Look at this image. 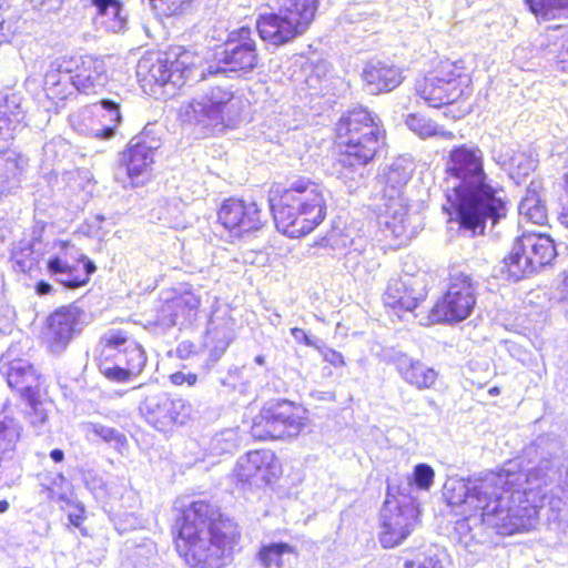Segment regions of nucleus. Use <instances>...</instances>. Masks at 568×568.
Here are the masks:
<instances>
[{"label": "nucleus", "mask_w": 568, "mask_h": 568, "mask_svg": "<svg viewBox=\"0 0 568 568\" xmlns=\"http://www.w3.org/2000/svg\"><path fill=\"white\" fill-rule=\"evenodd\" d=\"M557 474V467L544 459L527 473L508 464L498 471L446 484L448 505L464 517L457 530L470 529L473 524L510 536L530 530L539 517L561 521L566 503L555 493Z\"/></svg>", "instance_id": "1"}, {"label": "nucleus", "mask_w": 568, "mask_h": 568, "mask_svg": "<svg viewBox=\"0 0 568 568\" xmlns=\"http://www.w3.org/2000/svg\"><path fill=\"white\" fill-rule=\"evenodd\" d=\"M445 171L444 205L447 226L464 237L484 234L486 221L495 225L506 216V204L487 182L484 153L476 145L463 144L450 150Z\"/></svg>", "instance_id": "2"}, {"label": "nucleus", "mask_w": 568, "mask_h": 568, "mask_svg": "<svg viewBox=\"0 0 568 568\" xmlns=\"http://www.w3.org/2000/svg\"><path fill=\"white\" fill-rule=\"evenodd\" d=\"M240 532L233 520L204 501H193L182 515L176 550L193 568H223Z\"/></svg>", "instance_id": "3"}, {"label": "nucleus", "mask_w": 568, "mask_h": 568, "mask_svg": "<svg viewBox=\"0 0 568 568\" xmlns=\"http://www.w3.org/2000/svg\"><path fill=\"white\" fill-rule=\"evenodd\" d=\"M339 145L345 146L337 163V176L355 192L367 179L366 165L371 162L384 141V131L376 118L365 108H354L344 114L336 124Z\"/></svg>", "instance_id": "4"}, {"label": "nucleus", "mask_w": 568, "mask_h": 568, "mask_svg": "<svg viewBox=\"0 0 568 568\" xmlns=\"http://www.w3.org/2000/svg\"><path fill=\"white\" fill-rule=\"evenodd\" d=\"M325 189L306 178H298L287 189L273 185L268 202L276 227L290 237L312 232L326 216Z\"/></svg>", "instance_id": "5"}, {"label": "nucleus", "mask_w": 568, "mask_h": 568, "mask_svg": "<svg viewBox=\"0 0 568 568\" xmlns=\"http://www.w3.org/2000/svg\"><path fill=\"white\" fill-rule=\"evenodd\" d=\"M243 110V101L231 90L215 87L183 102L179 118L183 123L222 131L235 125Z\"/></svg>", "instance_id": "6"}, {"label": "nucleus", "mask_w": 568, "mask_h": 568, "mask_svg": "<svg viewBox=\"0 0 568 568\" xmlns=\"http://www.w3.org/2000/svg\"><path fill=\"white\" fill-rule=\"evenodd\" d=\"M146 355L142 346L121 329H110L101 338L98 366L102 375L123 383L144 368Z\"/></svg>", "instance_id": "7"}, {"label": "nucleus", "mask_w": 568, "mask_h": 568, "mask_svg": "<svg viewBox=\"0 0 568 568\" xmlns=\"http://www.w3.org/2000/svg\"><path fill=\"white\" fill-rule=\"evenodd\" d=\"M317 8L318 0H284L278 12L258 17L256 29L263 41L285 44L306 32Z\"/></svg>", "instance_id": "8"}, {"label": "nucleus", "mask_w": 568, "mask_h": 568, "mask_svg": "<svg viewBox=\"0 0 568 568\" xmlns=\"http://www.w3.org/2000/svg\"><path fill=\"white\" fill-rule=\"evenodd\" d=\"M470 82L463 61L445 60L416 81L415 91L428 106L440 108L469 95Z\"/></svg>", "instance_id": "9"}, {"label": "nucleus", "mask_w": 568, "mask_h": 568, "mask_svg": "<svg viewBox=\"0 0 568 568\" xmlns=\"http://www.w3.org/2000/svg\"><path fill=\"white\" fill-rule=\"evenodd\" d=\"M557 255L552 239L540 233L516 237L509 253L500 262V272L515 282L549 265Z\"/></svg>", "instance_id": "10"}, {"label": "nucleus", "mask_w": 568, "mask_h": 568, "mask_svg": "<svg viewBox=\"0 0 568 568\" xmlns=\"http://www.w3.org/2000/svg\"><path fill=\"white\" fill-rule=\"evenodd\" d=\"M306 410L291 402H277L263 407L253 419L251 434L255 439H284L297 436L306 426Z\"/></svg>", "instance_id": "11"}, {"label": "nucleus", "mask_w": 568, "mask_h": 568, "mask_svg": "<svg viewBox=\"0 0 568 568\" xmlns=\"http://www.w3.org/2000/svg\"><path fill=\"white\" fill-rule=\"evenodd\" d=\"M47 270L64 287L78 288L89 282L97 267L74 244L58 241L47 261Z\"/></svg>", "instance_id": "12"}, {"label": "nucleus", "mask_w": 568, "mask_h": 568, "mask_svg": "<svg viewBox=\"0 0 568 568\" xmlns=\"http://www.w3.org/2000/svg\"><path fill=\"white\" fill-rule=\"evenodd\" d=\"M476 305V285L463 272L452 273L445 294L436 302L432 316L437 322L458 323L473 313Z\"/></svg>", "instance_id": "13"}, {"label": "nucleus", "mask_w": 568, "mask_h": 568, "mask_svg": "<svg viewBox=\"0 0 568 568\" xmlns=\"http://www.w3.org/2000/svg\"><path fill=\"white\" fill-rule=\"evenodd\" d=\"M192 64L191 52L178 48L155 57L141 59L138 63L136 74L142 81L149 83L153 82L160 85L172 83L180 87L187 78Z\"/></svg>", "instance_id": "14"}, {"label": "nucleus", "mask_w": 568, "mask_h": 568, "mask_svg": "<svg viewBox=\"0 0 568 568\" xmlns=\"http://www.w3.org/2000/svg\"><path fill=\"white\" fill-rule=\"evenodd\" d=\"M158 146L149 143L144 136L133 138L120 153L115 181L125 189L144 184L151 174Z\"/></svg>", "instance_id": "15"}, {"label": "nucleus", "mask_w": 568, "mask_h": 568, "mask_svg": "<svg viewBox=\"0 0 568 568\" xmlns=\"http://www.w3.org/2000/svg\"><path fill=\"white\" fill-rule=\"evenodd\" d=\"M250 28L242 27L231 33L222 52L216 54V63L209 65V73L250 72L257 64L255 41Z\"/></svg>", "instance_id": "16"}, {"label": "nucleus", "mask_w": 568, "mask_h": 568, "mask_svg": "<svg viewBox=\"0 0 568 568\" xmlns=\"http://www.w3.org/2000/svg\"><path fill=\"white\" fill-rule=\"evenodd\" d=\"M140 412L154 428L164 430L173 424H185L191 405L183 398H172L158 388H148Z\"/></svg>", "instance_id": "17"}, {"label": "nucleus", "mask_w": 568, "mask_h": 568, "mask_svg": "<svg viewBox=\"0 0 568 568\" xmlns=\"http://www.w3.org/2000/svg\"><path fill=\"white\" fill-rule=\"evenodd\" d=\"M280 463L272 450H251L239 457L233 469L236 483L243 489H257L265 487L278 477Z\"/></svg>", "instance_id": "18"}, {"label": "nucleus", "mask_w": 568, "mask_h": 568, "mask_svg": "<svg viewBox=\"0 0 568 568\" xmlns=\"http://www.w3.org/2000/svg\"><path fill=\"white\" fill-rule=\"evenodd\" d=\"M417 518V509L412 501L402 504L387 498L381 510V545L384 548L400 545L415 529Z\"/></svg>", "instance_id": "19"}, {"label": "nucleus", "mask_w": 568, "mask_h": 568, "mask_svg": "<svg viewBox=\"0 0 568 568\" xmlns=\"http://www.w3.org/2000/svg\"><path fill=\"white\" fill-rule=\"evenodd\" d=\"M202 297L201 290L162 293L160 305L156 308L155 324L162 328H170L192 323L197 317Z\"/></svg>", "instance_id": "20"}, {"label": "nucleus", "mask_w": 568, "mask_h": 568, "mask_svg": "<svg viewBox=\"0 0 568 568\" xmlns=\"http://www.w3.org/2000/svg\"><path fill=\"white\" fill-rule=\"evenodd\" d=\"M120 103L103 99L72 118L73 128L84 135L111 139L121 123Z\"/></svg>", "instance_id": "21"}, {"label": "nucleus", "mask_w": 568, "mask_h": 568, "mask_svg": "<svg viewBox=\"0 0 568 568\" xmlns=\"http://www.w3.org/2000/svg\"><path fill=\"white\" fill-rule=\"evenodd\" d=\"M378 225L385 237H393L397 245H404L417 234L419 216L409 212L407 199L383 200Z\"/></svg>", "instance_id": "22"}, {"label": "nucleus", "mask_w": 568, "mask_h": 568, "mask_svg": "<svg viewBox=\"0 0 568 568\" xmlns=\"http://www.w3.org/2000/svg\"><path fill=\"white\" fill-rule=\"evenodd\" d=\"M85 313L77 305L63 306L48 318L45 343L53 354H61L84 325Z\"/></svg>", "instance_id": "23"}, {"label": "nucleus", "mask_w": 568, "mask_h": 568, "mask_svg": "<svg viewBox=\"0 0 568 568\" xmlns=\"http://www.w3.org/2000/svg\"><path fill=\"white\" fill-rule=\"evenodd\" d=\"M217 217L221 225L234 237L257 231L263 225L261 210L256 203L241 199L225 200Z\"/></svg>", "instance_id": "24"}, {"label": "nucleus", "mask_w": 568, "mask_h": 568, "mask_svg": "<svg viewBox=\"0 0 568 568\" xmlns=\"http://www.w3.org/2000/svg\"><path fill=\"white\" fill-rule=\"evenodd\" d=\"M0 373L7 379L8 385L28 402H33L38 396L41 376L28 361L12 358L11 351H8L0 358Z\"/></svg>", "instance_id": "25"}, {"label": "nucleus", "mask_w": 568, "mask_h": 568, "mask_svg": "<svg viewBox=\"0 0 568 568\" xmlns=\"http://www.w3.org/2000/svg\"><path fill=\"white\" fill-rule=\"evenodd\" d=\"M72 64L73 89L83 93L95 92L108 82L105 61L93 55L69 57Z\"/></svg>", "instance_id": "26"}, {"label": "nucleus", "mask_w": 568, "mask_h": 568, "mask_svg": "<svg viewBox=\"0 0 568 568\" xmlns=\"http://www.w3.org/2000/svg\"><path fill=\"white\" fill-rule=\"evenodd\" d=\"M362 79L367 92L378 94L397 88L404 77L402 70L395 64L387 61L372 60L364 67Z\"/></svg>", "instance_id": "27"}, {"label": "nucleus", "mask_w": 568, "mask_h": 568, "mask_svg": "<svg viewBox=\"0 0 568 568\" xmlns=\"http://www.w3.org/2000/svg\"><path fill=\"white\" fill-rule=\"evenodd\" d=\"M326 243L333 251L344 255L346 268L354 273H361L362 261L366 260L367 254V237L333 231L326 237Z\"/></svg>", "instance_id": "28"}, {"label": "nucleus", "mask_w": 568, "mask_h": 568, "mask_svg": "<svg viewBox=\"0 0 568 568\" xmlns=\"http://www.w3.org/2000/svg\"><path fill=\"white\" fill-rule=\"evenodd\" d=\"M73 88L72 64L69 57L55 59L49 65L43 79V91L50 100H63Z\"/></svg>", "instance_id": "29"}, {"label": "nucleus", "mask_w": 568, "mask_h": 568, "mask_svg": "<svg viewBox=\"0 0 568 568\" xmlns=\"http://www.w3.org/2000/svg\"><path fill=\"white\" fill-rule=\"evenodd\" d=\"M400 377L417 389H428L437 381L438 373L418 359L397 354L393 359Z\"/></svg>", "instance_id": "30"}, {"label": "nucleus", "mask_w": 568, "mask_h": 568, "mask_svg": "<svg viewBox=\"0 0 568 568\" xmlns=\"http://www.w3.org/2000/svg\"><path fill=\"white\" fill-rule=\"evenodd\" d=\"M423 297V293L414 288L412 278L394 277L388 281L383 300L388 307L410 312Z\"/></svg>", "instance_id": "31"}, {"label": "nucleus", "mask_w": 568, "mask_h": 568, "mask_svg": "<svg viewBox=\"0 0 568 568\" xmlns=\"http://www.w3.org/2000/svg\"><path fill=\"white\" fill-rule=\"evenodd\" d=\"M414 164L406 158H398L382 174L383 200L406 199L404 187L412 178Z\"/></svg>", "instance_id": "32"}, {"label": "nucleus", "mask_w": 568, "mask_h": 568, "mask_svg": "<svg viewBox=\"0 0 568 568\" xmlns=\"http://www.w3.org/2000/svg\"><path fill=\"white\" fill-rule=\"evenodd\" d=\"M91 2L97 10L93 18L97 29L118 33L125 28L126 17L119 0H91Z\"/></svg>", "instance_id": "33"}, {"label": "nucleus", "mask_w": 568, "mask_h": 568, "mask_svg": "<svg viewBox=\"0 0 568 568\" xmlns=\"http://www.w3.org/2000/svg\"><path fill=\"white\" fill-rule=\"evenodd\" d=\"M541 193V183L532 181L527 187L526 194L518 206V212L521 217L538 225L547 221V209L544 204Z\"/></svg>", "instance_id": "34"}, {"label": "nucleus", "mask_w": 568, "mask_h": 568, "mask_svg": "<svg viewBox=\"0 0 568 568\" xmlns=\"http://www.w3.org/2000/svg\"><path fill=\"white\" fill-rule=\"evenodd\" d=\"M23 165L24 160L16 150H0V193L18 186Z\"/></svg>", "instance_id": "35"}, {"label": "nucleus", "mask_w": 568, "mask_h": 568, "mask_svg": "<svg viewBox=\"0 0 568 568\" xmlns=\"http://www.w3.org/2000/svg\"><path fill=\"white\" fill-rule=\"evenodd\" d=\"M291 557H296V551L286 542L262 545L257 552L258 562L264 568H283L290 562Z\"/></svg>", "instance_id": "36"}, {"label": "nucleus", "mask_w": 568, "mask_h": 568, "mask_svg": "<svg viewBox=\"0 0 568 568\" xmlns=\"http://www.w3.org/2000/svg\"><path fill=\"white\" fill-rule=\"evenodd\" d=\"M529 10L544 20L568 18V0H525Z\"/></svg>", "instance_id": "37"}, {"label": "nucleus", "mask_w": 568, "mask_h": 568, "mask_svg": "<svg viewBox=\"0 0 568 568\" xmlns=\"http://www.w3.org/2000/svg\"><path fill=\"white\" fill-rule=\"evenodd\" d=\"M239 446L236 429L227 428L215 434L209 442L207 450L212 456L233 453Z\"/></svg>", "instance_id": "38"}, {"label": "nucleus", "mask_w": 568, "mask_h": 568, "mask_svg": "<svg viewBox=\"0 0 568 568\" xmlns=\"http://www.w3.org/2000/svg\"><path fill=\"white\" fill-rule=\"evenodd\" d=\"M87 435H94L101 438L103 442L112 445L119 452H122L126 447L128 439L125 435L113 427H109L99 423L85 424Z\"/></svg>", "instance_id": "39"}, {"label": "nucleus", "mask_w": 568, "mask_h": 568, "mask_svg": "<svg viewBox=\"0 0 568 568\" xmlns=\"http://www.w3.org/2000/svg\"><path fill=\"white\" fill-rule=\"evenodd\" d=\"M503 165L507 166L511 179L517 183L536 169L535 160L524 152H515L507 161H503Z\"/></svg>", "instance_id": "40"}, {"label": "nucleus", "mask_w": 568, "mask_h": 568, "mask_svg": "<svg viewBox=\"0 0 568 568\" xmlns=\"http://www.w3.org/2000/svg\"><path fill=\"white\" fill-rule=\"evenodd\" d=\"M406 125L410 131L423 139L434 135H453L452 133H445L434 121L418 114H409L406 119Z\"/></svg>", "instance_id": "41"}, {"label": "nucleus", "mask_w": 568, "mask_h": 568, "mask_svg": "<svg viewBox=\"0 0 568 568\" xmlns=\"http://www.w3.org/2000/svg\"><path fill=\"white\" fill-rule=\"evenodd\" d=\"M0 108L6 111L10 120H18V128L24 119L22 97L19 93L0 94Z\"/></svg>", "instance_id": "42"}, {"label": "nucleus", "mask_w": 568, "mask_h": 568, "mask_svg": "<svg viewBox=\"0 0 568 568\" xmlns=\"http://www.w3.org/2000/svg\"><path fill=\"white\" fill-rule=\"evenodd\" d=\"M153 10L159 14L171 17L183 13L192 0H149Z\"/></svg>", "instance_id": "43"}, {"label": "nucleus", "mask_w": 568, "mask_h": 568, "mask_svg": "<svg viewBox=\"0 0 568 568\" xmlns=\"http://www.w3.org/2000/svg\"><path fill=\"white\" fill-rule=\"evenodd\" d=\"M434 469L427 464H418L414 468L412 481L420 490H428L434 484Z\"/></svg>", "instance_id": "44"}, {"label": "nucleus", "mask_w": 568, "mask_h": 568, "mask_svg": "<svg viewBox=\"0 0 568 568\" xmlns=\"http://www.w3.org/2000/svg\"><path fill=\"white\" fill-rule=\"evenodd\" d=\"M69 481L61 475H54L51 485L48 487L49 498L53 501H65L68 499Z\"/></svg>", "instance_id": "45"}, {"label": "nucleus", "mask_w": 568, "mask_h": 568, "mask_svg": "<svg viewBox=\"0 0 568 568\" xmlns=\"http://www.w3.org/2000/svg\"><path fill=\"white\" fill-rule=\"evenodd\" d=\"M12 258L21 272L30 271L36 263V258L32 256L30 247L22 248L20 252H14Z\"/></svg>", "instance_id": "46"}, {"label": "nucleus", "mask_w": 568, "mask_h": 568, "mask_svg": "<svg viewBox=\"0 0 568 568\" xmlns=\"http://www.w3.org/2000/svg\"><path fill=\"white\" fill-rule=\"evenodd\" d=\"M323 359L335 367H342L345 365V359L342 353L327 347L324 343L317 348Z\"/></svg>", "instance_id": "47"}, {"label": "nucleus", "mask_w": 568, "mask_h": 568, "mask_svg": "<svg viewBox=\"0 0 568 568\" xmlns=\"http://www.w3.org/2000/svg\"><path fill=\"white\" fill-rule=\"evenodd\" d=\"M291 334L297 343H303L306 346L314 347L316 351L323 343L320 338L310 336L304 329L298 327H293L291 329Z\"/></svg>", "instance_id": "48"}, {"label": "nucleus", "mask_w": 568, "mask_h": 568, "mask_svg": "<svg viewBox=\"0 0 568 568\" xmlns=\"http://www.w3.org/2000/svg\"><path fill=\"white\" fill-rule=\"evenodd\" d=\"M31 406L32 413L31 415V424L36 428H41L42 425L47 422L48 415L45 410L40 406V404L37 402V396L34 397L33 402H28Z\"/></svg>", "instance_id": "49"}, {"label": "nucleus", "mask_w": 568, "mask_h": 568, "mask_svg": "<svg viewBox=\"0 0 568 568\" xmlns=\"http://www.w3.org/2000/svg\"><path fill=\"white\" fill-rule=\"evenodd\" d=\"M170 381L174 385H183L186 383L189 386H193L197 381V376L192 373L176 372L170 376Z\"/></svg>", "instance_id": "50"}, {"label": "nucleus", "mask_w": 568, "mask_h": 568, "mask_svg": "<svg viewBox=\"0 0 568 568\" xmlns=\"http://www.w3.org/2000/svg\"><path fill=\"white\" fill-rule=\"evenodd\" d=\"M18 129V120H10L6 111L0 108V135L13 132Z\"/></svg>", "instance_id": "51"}, {"label": "nucleus", "mask_w": 568, "mask_h": 568, "mask_svg": "<svg viewBox=\"0 0 568 568\" xmlns=\"http://www.w3.org/2000/svg\"><path fill=\"white\" fill-rule=\"evenodd\" d=\"M63 0H31L36 8L43 9L45 11L55 10L60 7Z\"/></svg>", "instance_id": "52"}, {"label": "nucleus", "mask_w": 568, "mask_h": 568, "mask_svg": "<svg viewBox=\"0 0 568 568\" xmlns=\"http://www.w3.org/2000/svg\"><path fill=\"white\" fill-rule=\"evenodd\" d=\"M405 568H442L438 564V561L434 560L433 558H426L423 562H420L418 566L415 565L414 561H406Z\"/></svg>", "instance_id": "53"}, {"label": "nucleus", "mask_w": 568, "mask_h": 568, "mask_svg": "<svg viewBox=\"0 0 568 568\" xmlns=\"http://www.w3.org/2000/svg\"><path fill=\"white\" fill-rule=\"evenodd\" d=\"M83 507H77L74 511L69 513V520L74 526H80L83 519Z\"/></svg>", "instance_id": "54"}, {"label": "nucleus", "mask_w": 568, "mask_h": 568, "mask_svg": "<svg viewBox=\"0 0 568 568\" xmlns=\"http://www.w3.org/2000/svg\"><path fill=\"white\" fill-rule=\"evenodd\" d=\"M557 63L562 71L568 72V47L558 54Z\"/></svg>", "instance_id": "55"}, {"label": "nucleus", "mask_w": 568, "mask_h": 568, "mask_svg": "<svg viewBox=\"0 0 568 568\" xmlns=\"http://www.w3.org/2000/svg\"><path fill=\"white\" fill-rule=\"evenodd\" d=\"M230 344L229 337H226L225 334H223V338L219 339L217 344L214 346V351L216 352L217 356L223 354L226 349V347Z\"/></svg>", "instance_id": "56"}, {"label": "nucleus", "mask_w": 568, "mask_h": 568, "mask_svg": "<svg viewBox=\"0 0 568 568\" xmlns=\"http://www.w3.org/2000/svg\"><path fill=\"white\" fill-rule=\"evenodd\" d=\"M36 291L39 295H47V294L51 293L52 286H51V284H49L44 281H40L36 286Z\"/></svg>", "instance_id": "57"}, {"label": "nucleus", "mask_w": 568, "mask_h": 568, "mask_svg": "<svg viewBox=\"0 0 568 568\" xmlns=\"http://www.w3.org/2000/svg\"><path fill=\"white\" fill-rule=\"evenodd\" d=\"M50 457L52 458L53 462L60 463L64 458V453H63V450L55 448V449L51 450Z\"/></svg>", "instance_id": "58"}, {"label": "nucleus", "mask_w": 568, "mask_h": 568, "mask_svg": "<svg viewBox=\"0 0 568 568\" xmlns=\"http://www.w3.org/2000/svg\"><path fill=\"white\" fill-rule=\"evenodd\" d=\"M561 298L568 303V272L566 273L562 282Z\"/></svg>", "instance_id": "59"}, {"label": "nucleus", "mask_w": 568, "mask_h": 568, "mask_svg": "<svg viewBox=\"0 0 568 568\" xmlns=\"http://www.w3.org/2000/svg\"><path fill=\"white\" fill-rule=\"evenodd\" d=\"M212 325H213V320L211 318L209 321V327H207V332H206L207 333V342L213 341L215 338V336L217 335V333L213 329Z\"/></svg>", "instance_id": "60"}, {"label": "nucleus", "mask_w": 568, "mask_h": 568, "mask_svg": "<svg viewBox=\"0 0 568 568\" xmlns=\"http://www.w3.org/2000/svg\"><path fill=\"white\" fill-rule=\"evenodd\" d=\"M312 396L318 399H333L334 397L332 393H324V396H320V392L312 393Z\"/></svg>", "instance_id": "61"}, {"label": "nucleus", "mask_w": 568, "mask_h": 568, "mask_svg": "<svg viewBox=\"0 0 568 568\" xmlns=\"http://www.w3.org/2000/svg\"><path fill=\"white\" fill-rule=\"evenodd\" d=\"M10 505L7 500H0V514L6 513L9 509Z\"/></svg>", "instance_id": "62"}, {"label": "nucleus", "mask_w": 568, "mask_h": 568, "mask_svg": "<svg viewBox=\"0 0 568 568\" xmlns=\"http://www.w3.org/2000/svg\"><path fill=\"white\" fill-rule=\"evenodd\" d=\"M255 364L263 366L265 365V356L264 355H257L254 358Z\"/></svg>", "instance_id": "63"}, {"label": "nucleus", "mask_w": 568, "mask_h": 568, "mask_svg": "<svg viewBox=\"0 0 568 568\" xmlns=\"http://www.w3.org/2000/svg\"><path fill=\"white\" fill-rule=\"evenodd\" d=\"M316 70H317V74H320V72H325L326 71V64L322 63V64L317 65Z\"/></svg>", "instance_id": "64"}]
</instances>
